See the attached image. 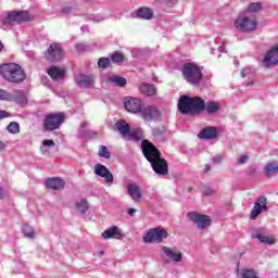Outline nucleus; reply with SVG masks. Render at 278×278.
<instances>
[{"label":"nucleus","instance_id":"1","mask_svg":"<svg viewBox=\"0 0 278 278\" xmlns=\"http://www.w3.org/2000/svg\"><path fill=\"white\" fill-rule=\"evenodd\" d=\"M141 151L146 160L150 162L152 170L159 177L168 176V162L165 159H162V153L155 147V144L150 141L143 140L141 142Z\"/></svg>","mask_w":278,"mask_h":278},{"label":"nucleus","instance_id":"2","mask_svg":"<svg viewBox=\"0 0 278 278\" xmlns=\"http://www.w3.org/2000/svg\"><path fill=\"white\" fill-rule=\"evenodd\" d=\"M203 102L199 96L182 94L178 99L177 110L182 116H201Z\"/></svg>","mask_w":278,"mask_h":278},{"label":"nucleus","instance_id":"3","mask_svg":"<svg viewBox=\"0 0 278 278\" xmlns=\"http://www.w3.org/2000/svg\"><path fill=\"white\" fill-rule=\"evenodd\" d=\"M0 75L9 84H23L27 79L25 70L16 63H5L0 66Z\"/></svg>","mask_w":278,"mask_h":278},{"label":"nucleus","instance_id":"4","mask_svg":"<svg viewBox=\"0 0 278 278\" xmlns=\"http://www.w3.org/2000/svg\"><path fill=\"white\" fill-rule=\"evenodd\" d=\"M182 77L191 86H200L203 81V72L197 63L187 62L181 67Z\"/></svg>","mask_w":278,"mask_h":278},{"label":"nucleus","instance_id":"5","mask_svg":"<svg viewBox=\"0 0 278 278\" xmlns=\"http://www.w3.org/2000/svg\"><path fill=\"white\" fill-rule=\"evenodd\" d=\"M65 121L66 114L64 112L49 113L43 118V131H55V129H60L64 125Z\"/></svg>","mask_w":278,"mask_h":278},{"label":"nucleus","instance_id":"6","mask_svg":"<svg viewBox=\"0 0 278 278\" xmlns=\"http://www.w3.org/2000/svg\"><path fill=\"white\" fill-rule=\"evenodd\" d=\"M29 21V12L27 11H13L10 12L3 20L0 22L1 29L8 30L12 29L14 23H23Z\"/></svg>","mask_w":278,"mask_h":278},{"label":"nucleus","instance_id":"7","mask_svg":"<svg viewBox=\"0 0 278 278\" xmlns=\"http://www.w3.org/2000/svg\"><path fill=\"white\" fill-rule=\"evenodd\" d=\"M168 238V230L162 227H155L151 228L147 231V233L143 236V242L146 244H151L153 242H163V240H166Z\"/></svg>","mask_w":278,"mask_h":278},{"label":"nucleus","instance_id":"8","mask_svg":"<svg viewBox=\"0 0 278 278\" xmlns=\"http://www.w3.org/2000/svg\"><path fill=\"white\" fill-rule=\"evenodd\" d=\"M64 49L62 48V45L58 42H53L49 46L47 52H46V59L48 62H62V59L64 58Z\"/></svg>","mask_w":278,"mask_h":278},{"label":"nucleus","instance_id":"9","mask_svg":"<svg viewBox=\"0 0 278 278\" xmlns=\"http://www.w3.org/2000/svg\"><path fill=\"white\" fill-rule=\"evenodd\" d=\"M144 101H142L139 98L128 97L124 100L125 110H127L130 114H137V116L140 115V112L142 111Z\"/></svg>","mask_w":278,"mask_h":278},{"label":"nucleus","instance_id":"10","mask_svg":"<svg viewBox=\"0 0 278 278\" xmlns=\"http://www.w3.org/2000/svg\"><path fill=\"white\" fill-rule=\"evenodd\" d=\"M189 219L198 225V229H207L212 225V218L207 215L200 214L199 212H189Z\"/></svg>","mask_w":278,"mask_h":278},{"label":"nucleus","instance_id":"11","mask_svg":"<svg viewBox=\"0 0 278 278\" xmlns=\"http://www.w3.org/2000/svg\"><path fill=\"white\" fill-rule=\"evenodd\" d=\"M140 118L143 121H147L148 123H151L153 121H159L160 119V110H157L156 106L154 105H148L146 106L143 104L140 113H139Z\"/></svg>","mask_w":278,"mask_h":278},{"label":"nucleus","instance_id":"12","mask_svg":"<svg viewBox=\"0 0 278 278\" xmlns=\"http://www.w3.org/2000/svg\"><path fill=\"white\" fill-rule=\"evenodd\" d=\"M93 173L97 177H102L108 186H112V184H114V174H112L105 165L101 163L96 164Z\"/></svg>","mask_w":278,"mask_h":278},{"label":"nucleus","instance_id":"13","mask_svg":"<svg viewBox=\"0 0 278 278\" xmlns=\"http://www.w3.org/2000/svg\"><path fill=\"white\" fill-rule=\"evenodd\" d=\"M237 29L241 31H255L257 29V22L252 21L248 16L238 17L235 22Z\"/></svg>","mask_w":278,"mask_h":278},{"label":"nucleus","instance_id":"14","mask_svg":"<svg viewBox=\"0 0 278 278\" xmlns=\"http://www.w3.org/2000/svg\"><path fill=\"white\" fill-rule=\"evenodd\" d=\"M266 197L261 195L257 199L250 214L251 220H257V216H260L262 212H266V210H268V205H266Z\"/></svg>","mask_w":278,"mask_h":278},{"label":"nucleus","instance_id":"15","mask_svg":"<svg viewBox=\"0 0 278 278\" xmlns=\"http://www.w3.org/2000/svg\"><path fill=\"white\" fill-rule=\"evenodd\" d=\"M75 81L78 88H92L94 86V76L80 73L75 77Z\"/></svg>","mask_w":278,"mask_h":278},{"label":"nucleus","instance_id":"16","mask_svg":"<svg viewBox=\"0 0 278 278\" xmlns=\"http://www.w3.org/2000/svg\"><path fill=\"white\" fill-rule=\"evenodd\" d=\"M7 101H13L17 105L25 108L28 103L27 96L22 90H16L14 94L8 92L7 93Z\"/></svg>","mask_w":278,"mask_h":278},{"label":"nucleus","instance_id":"17","mask_svg":"<svg viewBox=\"0 0 278 278\" xmlns=\"http://www.w3.org/2000/svg\"><path fill=\"white\" fill-rule=\"evenodd\" d=\"M198 138L200 140H214L218 138V128L214 126L204 127L199 134Z\"/></svg>","mask_w":278,"mask_h":278},{"label":"nucleus","instance_id":"18","mask_svg":"<svg viewBox=\"0 0 278 278\" xmlns=\"http://www.w3.org/2000/svg\"><path fill=\"white\" fill-rule=\"evenodd\" d=\"M124 236L125 235H123V231H121V228H118V226H111L102 232V238L104 240H112V238L115 240H122Z\"/></svg>","mask_w":278,"mask_h":278},{"label":"nucleus","instance_id":"19","mask_svg":"<svg viewBox=\"0 0 278 278\" xmlns=\"http://www.w3.org/2000/svg\"><path fill=\"white\" fill-rule=\"evenodd\" d=\"M126 189H127L128 197H130V199H132L135 203H138V201L142 199V188H140L138 184L136 182L128 184Z\"/></svg>","mask_w":278,"mask_h":278},{"label":"nucleus","instance_id":"20","mask_svg":"<svg viewBox=\"0 0 278 278\" xmlns=\"http://www.w3.org/2000/svg\"><path fill=\"white\" fill-rule=\"evenodd\" d=\"M200 102H202V110L200 111V114H203V112H207V114L212 115L216 114V112L220 110V104L216 101L210 100L205 102L203 98H200Z\"/></svg>","mask_w":278,"mask_h":278},{"label":"nucleus","instance_id":"21","mask_svg":"<svg viewBox=\"0 0 278 278\" xmlns=\"http://www.w3.org/2000/svg\"><path fill=\"white\" fill-rule=\"evenodd\" d=\"M45 186L49 190H64V186H66V182L60 177H52L46 179Z\"/></svg>","mask_w":278,"mask_h":278},{"label":"nucleus","instance_id":"22","mask_svg":"<svg viewBox=\"0 0 278 278\" xmlns=\"http://www.w3.org/2000/svg\"><path fill=\"white\" fill-rule=\"evenodd\" d=\"M264 63L267 67L278 64V45L274 46L265 55Z\"/></svg>","mask_w":278,"mask_h":278},{"label":"nucleus","instance_id":"23","mask_svg":"<svg viewBox=\"0 0 278 278\" xmlns=\"http://www.w3.org/2000/svg\"><path fill=\"white\" fill-rule=\"evenodd\" d=\"M87 127L88 122H83L80 124V129L78 130V138H87L89 140L92 138H97L99 134L94 130L86 129Z\"/></svg>","mask_w":278,"mask_h":278},{"label":"nucleus","instance_id":"24","mask_svg":"<svg viewBox=\"0 0 278 278\" xmlns=\"http://www.w3.org/2000/svg\"><path fill=\"white\" fill-rule=\"evenodd\" d=\"M48 75L51 77L53 81H60L64 79L66 72L54 65L48 70Z\"/></svg>","mask_w":278,"mask_h":278},{"label":"nucleus","instance_id":"25","mask_svg":"<svg viewBox=\"0 0 278 278\" xmlns=\"http://www.w3.org/2000/svg\"><path fill=\"white\" fill-rule=\"evenodd\" d=\"M163 253L166 254V256H168L169 260H172V262H181V260L184 258V254H181L180 251H175L168 247H163L162 248Z\"/></svg>","mask_w":278,"mask_h":278},{"label":"nucleus","instance_id":"26","mask_svg":"<svg viewBox=\"0 0 278 278\" xmlns=\"http://www.w3.org/2000/svg\"><path fill=\"white\" fill-rule=\"evenodd\" d=\"M135 14L136 18H141L142 21H151L153 18V11L147 7L139 8Z\"/></svg>","mask_w":278,"mask_h":278},{"label":"nucleus","instance_id":"27","mask_svg":"<svg viewBox=\"0 0 278 278\" xmlns=\"http://www.w3.org/2000/svg\"><path fill=\"white\" fill-rule=\"evenodd\" d=\"M252 238L255 240H258V242H261V244H268L269 247H271V244H276V242H277V240L275 238L266 237V236L262 235L261 232H253Z\"/></svg>","mask_w":278,"mask_h":278},{"label":"nucleus","instance_id":"28","mask_svg":"<svg viewBox=\"0 0 278 278\" xmlns=\"http://www.w3.org/2000/svg\"><path fill=\"white\" fill-rule=\"evenodd\" d=\"M108 79L112 86H115L116 88H125V86H127V78L123 76L111 75Z\"/></svg>","mask_w":278,"mask_h":278},{"label":"nucleus","instance_id":"29","mask_svg":"<svg viewBox=\"0 0 278 278\" xmlns=\"http://www.w3.org/2000/svg\"><path fill=\"white\" fill-rule=\"evenodd\" d=\"M139 90L141 94H144V97H153V94H156L157 92L155 85H151V84H142L139 87Z\"/></svg>","mask_w":278,"mask_h":278},{"label":"nucleus","instance_id":"30","mask_svg":"<svg viewBox=\"0 0 278 278\" xmlns=\"http://www.w3.org/2000/svg\"><path fill=\"white\" fill-rule=\"evenodd\" d=\"M117 131L125 138L131 131V126L124 119L118 121L116 124Z\"/></svg>","mask_w":278,"mask_h":278},{"label":"nucleus","instance_id":"31","mask_svg":"<svg viewBox=\"0 0 278 278\" xmlns=\"http://www.w3.org/2000/svg\"><path fill=\"white\" fill-rule=\"evenodd\" d=\"M76 210L79 212L80 216H86L88 214V211L90 210V204L88 203V200L81 199L80 202H76Z\"/></svg>","mask_w":278,"mask_h":278},{"label":"nucleus","instance_id":"32","mask_svg":"<svg viewBox=\"0 0 278 278\" xmlns=\"http://www.w3.org/2000/svg\"><path fill=\"white\" fill-rule=\"evenodd\" d=\"M97 47V45H88V43H76L75 45V48H76V51L78 53H86L88 51H92V49H94Z\"/></svg>","mask_w":278,"mask_h":278},{"label":"nucleus","instance_id":"33","mask_svg":"<svg viewBox=\"0 0 278 278\" xmlns=\"http://www.w3.org/2000/svg\"><path fill=\"white\" fill-rule=\"evenodd\" d=\"M126 137L128 140H134V142H140V140H142V135L138 129L129 130V134L126 135Z\"/></svg>","mask_w":278,"mask_h":278},{"label":"nucleus","instance_id":"34","mask_svg":"<svg viewBox=\"0 0 278 278\" xmlns=\"http://www.w3.org/2000/svg\"><path fill=\"white\" fill-rule=\"evenodd\" d=\"M111 62L114 64H122V62H125V54L118 51L113 52L111 54Z\"/></svg>","mask_w":278,"mask_h":278},{"label":"nucleus","instance_id":"35","mask_svg":"<svg viewBox=\"0 0 278 278\" xmlns=\"http://www.w3.org/2000/svg\"><path fill=\"white\" fill-rule=\"evenodd\" d=\"M275 173H278V166L273 164V163H268L265 166V175H266V177H273V175H275Z\"/></svg>","mask_w":278,"mask_h":278},{"label":"nucleus","instance_id":"36","mask_svg":"<svg viewBox=\"0 0 278 278\" xmlns=\"http://www.w3.org/2000/svg\"><path fill=\"white\" fill-rule=\"evenodd\" d=\"M9 134H21V125L17 122H11L7 126Z\"/></svg>","mask_w":278,"mask_h":278},{"label":"nucleus","instance_id":"37","mask_svg":"<svg viewBox=\"0 0 278 278\" xmlns=\"http://www.w3.org/2000/svg\"><path fill=\"white\" fill-rule=\"evenodd\" d=\"M166 132L167 130L164 126L152 128V136L154 138H163V136H166Z\"/></svg>","mask_w":278,"mask_h":278},{"label":"nucleus","instance_id":"38","mask_svg":"<svg viewBox=\"0 0 278 278\" xmlns=\"http://www.w3.org/2000/svg\"><path fill=\"white\" fill-rule=\"evenodd\" d=\"M262 8H263L262 2H251L248 5L247 11L250 12V14H253L255 12H261Z\"/></svg>","mask_w":278,"mask_h":278},{"label":"nucleus","instance_id":"39","mask_svg":"<svg viewBox=\"0 0 278 278\" xmlns=\"http://www.w3.org/2000/svg\"><path fill=\"white\" fill-rule=\"evenodd\" d=\"M111 65L112 61L110 60V58L102 56L98 60L99 68H110Z\"/></svg>","mask_w":278,"mask_h":278},{"label":"nucleus","instance_id":"40","mask_svg":"<svg viewBox=\"0 0 278 278\" xmlns=\"http://www.w3.org/2000/svg\"><path fill=\"white\" fill-rule=\"evenodd\" d=\"M22 232L25 236V238H34L35 232H34V228L27 224H25L22 228Z\"/></svg>","mask_w":278,"mask_h":278},{"label":"nucleus","instance_id":"41","mask_svg":"<svg viewBox=\"0 0 278 278\" xmlns=\"http://www.w3.org/2000/svg\"><path fill=\"white\" fill-rule=\"evenodd\" d=\"M241 278H257V273L253 269L243 268L241 269Z\"/></svg>","mask_w":278,"mask_h":278},{"label":"nucleus","instance_id":"42","mask_svg":"<svg viewBox=\"0 0 278 278\" xmlns=\"http://www.w3.org/2000/svg\"><path fill=\"white\" fill-rule=\"evenodd\" d=\"M99 156L104 157L105 160H110L112 157V153L108 150V147L101 146L99 149Z\"/></svg>","mask_w":278,"mask_h":278},{"label":"nucleus","instance_id":"43","mask_svg":"<svg viewBox=\"0 0 278 278\" xmlns=\"http://www.w3.org/2000/svg\"><path fill=\"white\" fill-rule=\"evenodd\" d=\"M42 147H55V141H53V139H45L42 141Z\"/></svg>","mask_w":278,"mask_h":278},{"label":"nucleus","instance_id":"44","mask_svg":"<svg viewBox=\"0 0 278 278\" xmlns=\"http://www.w3.org/2000/svg\"><path fill=\"white\" fill-rule=\"evenodd\" d=\"M249 162V155L243 154L237 160V164H247Z\"/></svg>","mask_w":278,"mask_h":278},{"label":"nucleus","instance_id":"45","mask_svg":"<svg viewBox=\"0 0 278 278\" xmlns=\"http://www.w3.org/2000/svg\"><path fill=\"white\" fill-rule=\"evenodd\" d=\"M216 191L211 187H206L203 191L204 197H212Z\"/></svg>","mask_w":278,"mask_h":278},{"label":"nucleus","instance_id":"46","mask_svg":"<svg viewBox=\"0 0 278 278\" xmlns=\"http://www.w3.org/2000/svg\"><path fill=\"white\" fill-rule=\"evenodd\" d=\"M212 162L213 164H220V162H223V155L216 154L215 156H213Z\"/></svg>","mask_w":278,"mask_h":278},{"label":"nucleus","instance_id":"47","mask_svg":"<svg viewBox=\"0 0 278 278\" xmlns=\"http://www.w3.org/2000/svg\"><path fill=\"white\" fill-rule=\"evenodd\" d=\"M8 98V91L0 89V101H7Z\"/></svg>","mask_w":278,"mask_h":278},{"label":"nucleus","instance_id":"48","mask_svg":"<svg viewBox=\"0 0 278 278\" xmlns=\"http://www.w3.org/2000/svg\"><path fill=\"white\" fill-rule=\"evenodd\" d=\"M250 73H252L251 67H244L241 72V77H249Z\"/></svg>","mask_w":278,"mask_h":278},{"label":"nucleus","instance_id":"49","mask_svg":"<svg viewBox=\"0 0 278 278\" xmlns=\"http://www.w3.org/2000/svg\"><path fill=\"white\" fill-rule=\"evenodd\" d=\"M11 114L7 111L0 110V121H3V118H10Z\"/></svg>","mask_w":278,"mask_h":278},{"label":"nucleus","instance_id":"50","mask_svg":"<svg viewBox=\"0 0 278 278\" xmlns=\"http://www.w3.org/2000/svg\"><path fill=\"white\" fill-rule=\"evenodd\" d=\"M61 12L62 14H71L73 12V7H64Z\"/></svg>","mask_w":278,"mask_h":278},{"label":"nucleus","instance_id":"51","mask_svg":"<svg viewBox=\"0 0 278 278\" xmlns=\"http://www.w3.org/2000/svg\"><path fill=\"white\" fill-rule=\"evenodd\" d=\"M166 5H168V8H173V5H177V0H166Z\"/></svg>","mask_w":278,"mask_h":278},{"label":"nucleus","instance_id":"52","mask_svg":"<svg viewBox=\"0 0 278 278\" xmlns=\"http://www.w3.org/2000/svg\"><path fill=\"white\" fill-rule=\"evenodd\" d=\"M226 43L225 41H223V43L218 47V51L219 53H227V51L225 50Z\"/></svg>","mask_w":278,"mask_h":278},{"label":"nucleus","instance_id":"53","mask_svg":"<svg viewBox=\"0 0 278 278\" xmlns=\"http://www.w3.org/2000/svg\"><path fill=\"white\" fill-rule=\"evenodd\" d=\"M127 214L128 216H134V214H136V208L134 207L128 208Z\"/></svg>","mask_w":278,"mask_h":278},{"label":"nucleus","instance_id":"54","mask_svg":"<svg viewBox=\"0 0 278 278\" xmlns=\"http://www.w3.org/2000/svg\"><path fill=\"white\" fill-rule=\"evenodd\" d=\"M0 199H5V191L0 187Z\"/></svg>","mask_w":278,"mask_h":278},{"label":"nucleus","instance_id":"55","mask_svg":"<svg viewBox=\"0 0 278 278\" xmlns=\"http://www.w3.org/2000/svg\"><path fill=\"white\" fill-rule=\"evenodd\" d=\"M211 168L212 167L210 166V164H206L204 167V173H210Z\"/></svg>","mask_w":278,"mask_h":278},{"label":"nucleus","instance_id":"56","mask_svg":"<svg viewBox=\"0 0 278 278\" xmlns=\"http://www.w3.org/2000/svg\"><path fill=\"white\" fill-rule=\"evenodd\" d=\"M5 149V142L0 140V151H3Z\"/></svg>","mask_w":278,"mask_h":278},{"label":"nucleus","instance_id":"57","mask_svg":"<svg viewBox=\"0 0 278 278\" xmlns=\"http://www.w3.org/2000/svg\"><path fill=\"white\" fill-rule=\"evenodd\" d=\"M93 21H98V22H99V21H102V20H101V16H100V15H94V16H93Z\"/></svg>","mask_w":278,"mask_h":278},{"label":"nucleus","instance_id":"58","mask_svg":"<svg viewBox=\"0 0 278 278\" xmlns=\"http://www.w3.org/2000/svg\"><path fill=\"white\" fill-rule=\"evenodd\" d=\"M86 29H88L87 26H83V27H81V31H86Z\"/></svg>","mask_w":278,"mask_h":278},{"label":"nucleus","instance_id":"59","mask_svg":"<svg viewBox=\"0 0 278 278\" xmlns=\"http://www.w3.org/2000/svg\"><path fill=\"white\" fill-rule=\"evenodd\" d=\"M0 51H3V43L0 41Z\"/></svg>","mask_w":278,"mask_h":278},{"label":"nucleus","instance_id":"60","mask_svg":"<svg viewBox=\"0 0 278 278\" xmlns=\"http://www.w3.org/2000/svg\"><path fill=\"white\" fill-rule=\"evenodd\" d=\"M245 86H248V87H249V86H253V81H251V83L248 81V83L245 84Z\"/></svg>","mask_w":278,"mask_h":278},{"label":"nucleus","instance_id":"61","mask_svg":"<svg viewBox=\"0 0 278 278\" xmlns=\"http://www.w3.org/2000/svg\"><path fill=\"white\" fill-rule=\"evenodd\" d=\"M105 254V252H103V251H100V255H104Z\"/></svg>","mask_w":278,"mask_h":278}]
</instances>
